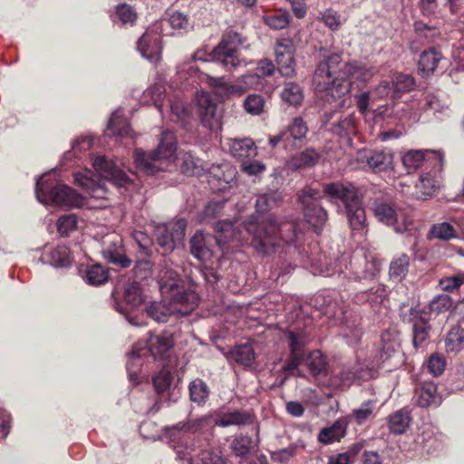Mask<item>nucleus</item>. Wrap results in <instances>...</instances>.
<instances>
[{
	"instance_id": "11",
	"label": "nucleus",
	"mask_w": 464,
	"mask_h": 464,
	"mask_svg": "<svg viewBox=\"0 0 464 464\" xmlns=\"http://www.w3.org/2000/svg\"><path fill=\"white\" fill-rule=\"evenodd\" d=\"M372 211L380 222L392 227L396 233H404L411 230V221L405 218L401 212L397 211L392 204L376 201L373 203Z\"/></svg>"
},
{
	"instance_id": "36",
	"label": "nucleus",
	"mask_w": 464,
	"mask_h": 464,
	"mask_svg": "<svg viewBox=\"0 0 464 464\" xmlns=\"http://www.w3.org/2000/svg\"><path fill=\"white\" fill-rule=\"evenodd\" d=\"M387 297V290L383 285L374 284L367 291L359 293L355 299L359 304L368 302L371 305L382 304Z\"/></svg>"
},
{
	"instance_id": "10",
	"label": "nucleus",
	"mask_w": 464,
	"mask_h": 464,
	"mask_svg": "<svg viewBox=\"0 0 464 464\" xmlns=\"http://www.w3.org/2000/svg\"><path fill=\"white\" fill-rule=\"evenodd\" d=\"M165 22L151 24L137 42V49L141 56L152 63L161 59V36L164 34Z\"/></svg>"
},
{
	"instance_id": "13",
	"label": "nucleus",
	"mask_w": 464,
	"mask_h": 464,
	"mask_svg": "<svg viewBox=\"0 0 464 464\" xmlns=\"http://www.w3.org/2000/svg\"><path fill=\"white\" fill-rule=\"evenodd\" d=\"M324 193L332 202L341 201L344 208L362 199L357 188L349 182H331L324 186Z\"/></svg>"
},
{
	"instance_id": "56",
	"label": "nucleus",
	"mask_w": 464,
	"mask_h": 464,
	"mask_svg": "<svg viewBox=\"0 0 464 464\" xmlns=\"http://www.w3.org/2000/svg\"><path fill=\"white\" fill-rule=\"evenodd\" d=\"M159 22H165L164 27L170 25L173 29L185 33L192 28L188 17L180 12H174L169 15V20H160Z\"/></svg>"
},
{
	"instance_id": "49",
	"label": "nucleus",
	"mask_w": 464,
	"mask_h": 464,
	"mask_svg": "<svg viewBox=\"0 0 464 464\" xmlns=\"http://www.w3.org/2000/svg\"><path fill=\"white\" fill-rule=\"evenodd\" d=\"M124 300L131 309L137 308L145 301L140 284L133 282L128 285L124 291Z\"/></svg>"
},
{
	"instance_id": "31",
	"label": "nucleus",
	"mask_w": 464,
	"mask_h": 464,
	"mask_svg": "<svg viewBox=\"0 0 464 464\" xmlns=\"http://www.w3.org/2000/svg\"><path fill=\"white\" fill-rule=\"evenodd\" d=\"M441 398L437 392V386L433 382H425L417 391V403L422 408L437 407L440 404Z\"/></svg>"
},
{
	"instance_id": "47",
	"label": "nucleus",
	"mask_w": 464,
	"mask_h": 464,
	"mask_svg": "<svg viewBox=\"0 0 464 464\" xmlns=\"http://www.w3.org/2000/svg\"><path fill=\"white\" fill-rule=\"evenodd\" d=\"M282 199L281 194L277 191H270L261 194L256 201V209L258 213H265L275 208Z\"/></svg>"
},
{
	"instance_id": "37",
	"label": "nucleus",
	"mask_w": 464,
	"mask_h": 464,
	"mask_svg": "<svg viewBox=\"0 0 464 464\" xmlns=\"http://www.w3.org/2000/svg\"><path fill=\"white\" fill-rule=\"evenodd\" d=\"M442 55L435 48H430L423 51L420 56L418 69L424 75L432 73L438 66L439 62L441 60Z\"/></svg>"
},
{
	"instance_id": "64",
	"label": "nucleus",
	"mask_w": 464,
	"mask_h": 464,
	"mask_svg": "<svg viewBox=\"0 0 464 464\" xmlns=\"http://www.w3.org/2000/svg\"><path fill=\"white\" fill-rule=\"evenodd\" d=\"M226 201H212L209 202L204 208L201 214L202 220L211 221L223 214L224 206Z\"/></svg>"
},
{
	"instance_id": "6",
	"label": "nucleus",
	"mask_w": 464,
	"mask_h": 464,
	"mask_svg": "<svg viewBox=\"0 0 464 464\" xmlns=\"http://www.w3.org/2000/svg\"><path fill=\"white\" fill-rule=\"evenodd\" d=\"M198 295L194 291L171 294L169 300L151 302L146 306L147 314L156 322H166L173 314H188L198 305Z\"/></svg>"
},
{
	"instance_id": "35",
	"label": "nucleus",
	"mask_w": 464,
	"mask_h": 464,
	"mask_svg": "<svg viewBox=\"0 0 464 464\" xmlns=\"http://www.w3.org/2000/svg\"><path fill=\"white\" fill-rule=\"evenodd\" d=\"M43 260L55 267H67L72 264L69 249L64 246H59L45 252Z\"/></svg>"
},
{
	"instance_id": "26",
	"label": "nucleus",
	"mask_w": 464,
	"mask_h": 464,
	"mask_svg": "<svg viewBox=\"0 0 464 464\" xmlns=\"http://www.w3.org/2000/svg\"><path fill=\"white\" fill-rule=\"evenodd\" d=\"M348 422L344 418L336 420L331 426L324 428L319 435L318 440L324 444H331L340 440L346 434Z\"/></svg>"
},
{
	"instance_id": "8",
	"label": "nucleus",
	"mask_w": 464,
	"mask_h": 464,
	"mask_svg": "<svg viewBox=\"0 0 464 464\" xmlns=\"http://www.w3.org/2000/svg\"><path fill=\"white\" fill-rule=\"evenodd\" d=\"M197 62H201L202 64L209 63L208 59L203 58L201 51L196 52L189 61L184 62L179 65L178 72L179 74L186 73L188 77H196L201 83H207L213 88L216 94L221 98H227L229 92V85L225 77H212L208 73L200 72V68Z\"/></svg>"
},
{
	"instance_id": "19",
	"label": "nucleus",
	"mask_w": 464,
	"mask_h": 464,
	"mask_svg": "<svg viewBox=\"0 0 464 464\" xmlns=\"http://www.w3.org/2000/svg\"><path fill=\"white\" fill-rule=\"evenodd\" d=\"M440 169L441 167L438 170L424 173L420 177L416 183V195L418 198L425 200L438 192L441 183Z\"/></svg>"
},
{
	"instance_id": "34",
	"label": "nucleus",
	"mask_w": 464,
	"mask_h": 464,
	"mask_svg": "<svg viewBox=\"0 0 464 464\" xmlns=\"http://www.w3.org/2000/svg\"><path fill=\"white\" fill-rule=\"evenodd\" d=\"M411 416L406 408L401 409L391 414L388 418V428L392 433L402 434L410 426Z\"/></svg>"
},
{
	"instance_id": "59",
	"label": "nucleus",
	"mask_w": 464,
	"mask_h": 464,
	"mask_svg": "<svg viewBox=\"0 0 464 464\" xmlns=\"http://www.w3.org/2000/svg\"><path fill=\"white\" fill-rule=\"evenodd\" d=\"M207 384L201 380H195L189 385V394L193 401L202 403L208 396Z\"/></svg>"
},
{
	"instance_id": "33",
	"label": "nucleus",
	"mask_w": 464,
	"mask_h": 464,
	"mask_svg": "<svg viewBox=\"0 0 464 464\" xmlns=\"http://www.w3.org/2000/svg\"><path fill=\"white\" fill-rule=\"evenodd\" d=\"M85 283L91 285H101L109 279V270L100 264L87 266L80 270Z\"/></svg>"
},
{
	"instance_id": "48",
	"label": "nucleus",
	"mask_w": 464,
	"mask_h": 464,
	"mask_svg": "<svg viewBox=\"0 0 464 464\" xmlns=\"http://www.w3.org/2000/svg\"><path fill=\"white\" fill-rule=\"evenodd\" d=\"M164 92L165 88L161 83H155L143 92L142 101L145 103H150L151 102V103L158 108L160 112H161Z\"/></svg>"
},
{
	"instance_id": "53",
	"label": "nucleus",
	"mask_w": 464,
	"mask_h": 464,
	"mask_svg": "<svg viewBox=\"0 0 464 464\" xmlns=\"http://www.w3.org/2000/svg\"><path fill=\"white\" fill-rule=\"evenodd\" d=\"M252 444L253 440L249 436L239 435L234 438L230 448L237 457L245 458L249 454Z\"/></svg>"
},
{
	"instance_id": "51",
	"label": "nucleus",
	"mask_w": 464,
	"mask_h": 464,
	"mask_svg": "<svg viewBox=\"0 0 464 464\" xmlns=\"http://www.w3.org/2000/svg\"><path fill=\"white\" fill-rule=\"evenodd\" d=\"M464 343V329L459 326L452 327L445 339L448 352H458Z\"/></svg>"
},
{
	"instance_id": "17",
	"label": "nucleus",
	"mask_w": 464,
	"mask_h": 464,
	"mask_svg": "<svg viewBox=\"0 0 464 464\" xmlns=\"http://www.w3.org/2000/svg\"><path fill=\"white\" fill-rule=\"evenodd\" d=\"M358 160L366 163L374 171H384L392 168L393 154L390 150H360Z\"/></svg>"
},
{
	"instance_id": "58",
	"label": "nucleus",
	"mask_w": 464,
	"mask_h": 464,
	"mask_svg": "<svg viewBox=\"0 0 464 464\" xmlns=\"http://www.w3.org/2000/svg\"><path fill=\"white\" fill-rule=\"evenodd\" d=\"M289 341L290 352L292 353H304V346L309 343V336L304 331H289L287 333Z\"/></svg>"
},
{
	"instance_id": "46",
	"label": "nucleus",
	"mask_w": 464,
	"mask_h": 464,
	"mask_svg": "<svg viewBox=\"0 0 464 464\" xmlns=\"http://www.w3.org/2000/svg\"><path fill=\"white\" fill-rule=\"evenodd\" d=\"M231 357L237 363H240L244 366H250L255 360L254 349L249 343L237 345L232 351Z\"/></svg>"
},
{
	"instance_id": "62",
	"label": "nucleus",
	"mask_w": 464,
	"mask_h": 464,
	"mask_svg": "<svg viewBox=\"0 0 464 464\" xmlns=\"http://www.w3.org/2000/svg\"><path fill=\"white\" fill-rule=\"evenodd\" d=\"M430 233L433 237L443 240H450L457 237L453 227L447 222L433 225Z\"/></svg>"
},
{
	"instance_id": "2",
	"label": "nucleus",
	"mask_w": 464,
	"mask_h": 464,
	"mask_svg": "<svg viewBox=\"0 0 464 464\" xmlns=\"http://www.w3.org/2000/svg\"><path fill=\"white\" fill-rule=\"evenodd\" d=\"M209 416H202L165 429V436L179 459L192 460L196 458L198 464L227 463L218 448L205 449L210 445L212 437Z\"/></svg>"
},
{
	"instance_id": "18",
	"label": "nucleus",
	"mask_w": 464,
	"mask_h": 464,
	"mask_svg": "<svg viewBox=\"0 0 464 464\" xmlns=\"http://www.w3.org/2000/svg\"><path fill=\"white\" fill-rule=\"evenodd\" d=\"M74 183L82 188L92 198H106L107 189L104 187V183L101 179H95L94 175L90 169L76 172L74 174Z\"/></svg>"
},
{
	"instance_id": "15",
	"label": "nucleus",
	"mask_w": 464,
	"mask_h": 464,
	"mask_svg": "<svg viewBox=\"0 0 464 464\" xmlns=\"http://www.w3.org/2000/svg\"><path fill=\"white\" fill-rule=\"evenodd\" d=\"M407 320L412 325L413 346L416 349L424 347L430 338L431 329L426 314L419 309L411 308Z\"/></svg>"
},
{
	"instance_id": "50",
	"label": "nucleus",
	"mask_w": 464,
	"mask_h": 464,
	"mask_svg": "<svg viewBox=\"0 0 464 464\" xmlns=\"http://www.w3.org/2000/svg\"><path fill=\"white\" fill-rule=\"evenodd\" d=\"M305 364L313 375L321 374L326 370V359L318 350L312 352L306 357Z\"/></svg>"
},
{
	"instance_id": "14",
	"label": "nucleus",
	"mask_w": 464,
	"mask_h": 464,
	"mask_svg": "<svg viewBox=\"0 0 464 464\" xmlns=\"http://www.w3.org/2000/svg\"><path fill=\"white\" fill-rule=\"evenodd\" d=\"M92 167L100 178L118 187H122L129 182L127 174L104 156L94 157L92 159Z\"/></svg>"
},
{
	"instance_id": "29",
	"label": "nucleus",
	"mask_w": 464,
	"mask_h": 464,
	"mask_svg": "<svg viewBox=\"0 0 464 464\" xmlns=\"http://www.w3.org/2000/svg\"><path fill=\"white\" fill-rule=\"evenodd\" d=\"M320 159L319 153L314 149H307L295 154L288 161L287 167L292 170H297L314 166Z\"/></svg>"
},
{
	"instance_id": "23",
	"label": "nucleus",
	"mask_w": 464,
	"mask_h": 464,
	"mask_svg": "<svg viewBox=\"0 0 464 464\" xmlns=\"http://www.w3.org/2000/svg\"><path fill=\"white\" fill-rule=\"evenodd\" d=\"M140 343L141 344L140 346H145L148 354H151L154 358H160L172 348L174 342L172 334L164 332L159 335L150 336L146 343Z\"/></svg>"
},
{
	"instance_id": "7",
	"label": "nucleus",
	"mask_w": 464,
	"mask_h": 464,
	"mask_svg": "<svg viewBox=\"0 0 464 464\" xmlns=\"http://www.w3.org/2000/svg\"><path fill=\"white\" fill-rule=\"evenodd\" d=\"M246 39L240 34L229 31L223 34L219 44L213 49V60L220 63L227 70L235 69L241 64L238 57L240 48H247Z\"/></svg>"
},
{
	"instance_id": "24",
	"label": "nucleus",
	"mask_w": 464,
	"mask_h": 464,
	"mask_svg": "<svg viewBox=\"0 0 464 464\" xmlns=\"http://www.w3.org/2000/svg\"><path fill=\"white\" fill-rule=\"evenodd\" d=\"M140 345L141 344L138 343L133 347L128 355V362L126 365L129 379L134 383L139 382V372L142 365V358L148 355V351L146 350L145 346Z\"/></svg>"
},
{
	"instance_id": "40",
	"label": "nucleus",
	"mask_w": 464,
	"mask_h": 464,
	"mask_svg": "<svg viewBox=\"0 0 464 464\" xmlns=\"http://www.w3.org/2000/svg\"><path fill=\"white\" fill-rule=\"evenodd\" d=\"M410 257L406 254H401L394 257L390 264V277L394 281L401 282L408 274Z\"/></svg>"
},
{
	"instance_id": "57",
	"label": "nucleus",
	"mask_w": 464,
	"mask_h": 464,
	"mask_svg": "<svg viewBox=\"0 0 464 464\" xmlns=\"http://www.w3.org/2000/svg\"><path fill=\"white\" fill-rule=\"evenodd\" d=\"M361 450L360 444H353L345 452L332 456L328 464H353Z\"/></svg>"
},
{
	"instance_id": "9",
	"label": "nucleus",
	"mask_w": 464,
	"mask_h": 464,
	"mask_svg": "<svg viewBox=\"0 0 464 464\" xmlns=\"http://www.w3.org/2000/svg\"><path fill=\"white\" fill-rule=\"evenodd\" d=\"M323 198L320 190L312 187H305L299 195V201L303 205L304 218L306 221L315 228L320 230L327 220V212L319 204Z\"/></svg>"
},
{
	"instance_id": "55",
	"label": "nucleus",
	"mask_w": 464,
	"mask_h": 464,
	"mask_svg": "<svg viewBox=\"0 0 464 464\" xmlns=\"http://www.w3.org/2000/svg\"><path fill=\"white\" fill-rule=\"evenodd\" d=\"M157 239L159 245L166 252H171L179 246L173 235L170 233L169 227H166V225L158 227Z\"/></svg>"
},
{
	"instance_id": "44",
	"label": "nucleus",
	"mask_w": 464,
	"mask_h": 464,
	"mask_svg": "<svg viewBox=\"0 0 464 464\" xmlns=\"http://www.w3.org/2000/svg\"><path fill=\"white\" fill-rule=\"evenodd\" d=\"M190 252L200 261H204L211 256L209 249L206 246V238L202 232L198 231L191 237Z\"/></svg>"
},
{
	"instance_id": "63",
	"label": "nucleus",
	"mask_w": 464,
	"mask_h": 464,
	"mask_svg": "<svg viewBox=\"0 0 464 464\" xmlns=\"http://www.w3.org/2000/svg\"><path fill=\"white\" fill-rule=\"evenodd\" d=\"M305 362L304 354V353H292L290 352V356L285 362L283 371L287 375H294L298 374V367L303 363Z\"/></svg>"
},
{
	"instance_id": "21",
	"label": "nucleus",
	"mask_w": 464,
	"mask_h": 464,
	"mask_svg": "<svg viewBox=\"0 0 464 464\" xmlns=\"http://www.w3.org/2000/svg\"><path fill=\"white\" fill-rule=\"evenodd\" d=\"M350 269L355 280L372 278L379 270L375 262L367 260L362 252L353 256Z\"/></svg>"
},
{
	"instance_id": "4",
	"label": "nucleus",
	"mask_w": 464,
	"mask_h": 464,
	"mask_svg": "<svg viewBox=\"0 0 464 464\" xmlns=\"http://www.w3.org/2000/svg\"><path fill=\"white\" fill-rule=\"evenodd\" d=\"M35 195L37 200L46 206L73 208H82L86 203V198L75 189L64 184H54L47 174L37 179Z\"/></svg>"
},
{
	"instance_id": "61",
	"label": "nucleus",
	"mask_w": 464,
	"mask_h": 464,
	"mask_svg": "<svg viewBox=\"0 0 464 464\" xmlns=\"http://www.w3.org/2000/svg\"><path fill=\"white\" fill-rule=\"evenodd\" d=\"M77 227V217L74 214H67L59 218L57 230L63 237H67Z\"/></svg>"
},
{
	"instance_id": "54",
	"label": "nucleus",
	"mask_w": 464,
	"mask_h": 464,
	"mask_svg": "<svg viewBox=\"0 0 464 464\" xmlns=\"http://www.w3.org/2000/svg\"><path fill=\"white\" fill-rule=\"evenodd\" d=\"M266 101L260 94H250L244 101L245 111L251 115L257 116L265 111Z\"/></svg>"
},
{
	"instance_id": "38",
	"label": "nucleus",
	"mask_w": 464,
	"mask_h": 464,
	"mask_svg": "<svg viewBox=\"0 0 464 464\" xmlns=\"http://www.w3.org/2000/svg\"><path fill=\"white\" fill-rule=\"evenodd\" d=\"M160 290L163 294H176L178 292H183L184 289H179V276L178 273L170 268H165L160 271Z\"/></svg>"
},
{
	"instance_id": "41",
	"label": "nucleus",
	"mask_w": 464,
	"mask_h": 464,
	"mask_svg": "<svg viewBox=\"0 0 464 464\" xmlns=\"http://www.w3.org/2000/svg\"><path fill=\"white\" fill-rule=\"evenodd\" d=\"M342 338L345 343L351 347H356L360 344L363 332L357 320L352 323H346L342 330Z\"/></svg>"
},
{
	"instance_id": "22",
	"label": "nucleus",
	"mask_w": 464,
	"mask_h": 464,
	"mask_svg": "<svg viewBox=\"0 0 464 464\" xmlns=\"http://www.w3.org/2000/svg\"><path fill=\"white\" fill-rule=\"evenodd\" d=\"M430 156L434 157V159L436 160L437 167L440 168L442 164L441 153L431 150H409L403 154L401 160L404 167L408 169V171H413L420 168L422 165L423 161L426 160L427 158Z\"/></svg>"
},
{
	"instance_id": "30",
	"label": "nucleus",
	"mask_w": 464,
	"mask_h": 464,
	"mask_svg": "<svg viewBox=\"0 0 464 464\" xmlns=\"http://www.w3.org/2000/svg\"><path fill=\"white\" fill-rule=\"evenodd\" d=\"M229 150L233 157L242 160L251 159L256 156L257 149L251 139H235L229 145Z\"/></svg>"
},
{
	"instance_id": "1",
	"label": "nucleus",
	"mask_w": 464,
	"mask_h": 464,
	"mask_svg": "<svg viewBox=\"0 0 464 464\" xmlns=\"http://www.w3.org/2000/svg\"><path fill=\"white\" fill-rule=\"evenodd\" d=\"M373 72L357 62L342 63L340 54L333 53L321 61L313 78L315 92L329 103L337 102L341 109L348 108L352 101L349 97L352 86L365 82Z\"/></svg>"
},
{
	"instance_id": "60",
	"label": "nucleus",
	"mask_w": 464,
	"mask_h": 464,
	"mask_svg": "<svg viewBox=\"0 0 464 464\" xmlns=\"http://www.w3.org/2000/svg\"><path fill=\"white\" fill-rule=\"evenodd\" d=\"M278 72L282 76L293 77L295 74V55H287L284 57H276Z\"/></svg>"
},
{
	"instance_id": "27",
	"label": "nucleus",
	"mask_w": 464,
	"mask_h": 464,
	"mask_svg": "<svg viewBox=\"0 0 464 464\" xmlns=\"http://www.w3.org/2000/svg\"><path fill=\"white\" fill-rule=\"evenodd\" d=\"M130 127L121 109L116 110L108 122L106 135L125 137L130 134Z\"/></svg>"
},
{
	"instance_id": "25",
	"label": "nucleus",
	"mask_w": 464,
	"mask_h": 464,
	"mask_svg": "<svg viewBox=\"0 0 464 464\" xmlns=\"http://www.w3.org/2000/svg\"><path fill=\"white\" fill-rule=\"evenodd\" d=\"M382 348L379 353L380 360L384 362L395 354L400 348L399 333L394 329H388L381 336Z\"/></svg>"
},
{
	"instance_id": "20",
	"label": "nucleus",
	"mask_w": 464,
	"mask_h": 464,
	"mask_svg": "<svg viewBox=\"0 0 464 464\" xmlns=\"http://www.w3.org/2000/svg\"><path fill=\"white\" fill-rule=\"evenodd\" d=\"M216 230L218 233L216 241L220 247H224L230 241H237L241 244L246 241L243 230L228 220L218 221L216 224Z\"/></svg>"
},
{
	"instance_id": "39",
	"label": "nucleus",
	"mask_w": 464,
	"mask_h": 464,
	"mask_svg": "<svg viewBox=\"0 0 464 464\" xmlns=\"http://www.w3.org/2000/svg\"><path fill=\"white\" fill-rule=\"evenodd\" d=\"M224 169L225 170L220 168L213 169L210 176L212 179L208 180L210 184L217 181L218 190H226L235 179V169L229 165H224Z\"/></svg>"
},
{
	"instance_id": "3",
	"label": "nucleus",
	"mask_w": 464,
	"mask_h": 464,
	"mask_svg": "<svg viewBox=\"0 0 464 464\" xmlns=\"http://www.w3.org/2000/svg\"><path fill=\"white\" fill-rule=\"evenodd\" d=\"M242 229L252 237V246L263 256L275 253L299 237L294 222L280 220L275 216H269L260 223L247 220L242 225Z\"/></svg>"
},
{
	"instance_id": "52",
	"label": "nucleus",
	"mask_w": 464,
	"mask_h": 464,
	"mask_svg": "<svg viewBox=\"0 0 464 464\" xmlns=\"http://www.w3.org/2000/svg\"><path fill=\"white\" fill-rule=\"evenodd\" d=\"M171 117L173 121L180 122L185 126L190 118V111L185 106L181 100H174L170 102Z\"/></svg>"
},
{
	"instance_id": "12",
	"label": "nucleus",
	"mask_w": 464,
	"mask_h": 464,
	"mask_svg": "<svg viewBox=\"0 0 464 464\" xmlns=\"http://www.w3.org/2000/svg\"><path fill=\"white\" fill-rule=\"evenodd\" d=\"M197 113L200 118L203 126L211 130H218L221 128V113L210 95L205 92H198L196 95Z\"/></svg>"
},
{
	"instance_id": "42",
	"label": "nucleus",
	"mask_w": 464,
	"mask_h": 464,
	"mask_svg": "<svg viewBox=\"0 0 464 464\" xmlns=\"http://www.w3.org/2000/svg\"><path fill=\"white\" fill-rule=\"evenodd\" d=\"M331 130L340 137H350L356 133L354 114H349L333 124Z\"/></svg>"
},
{
	"instance_id": "5",
	"label": "nucleus",
	"mask_w": 464,
	"mask_h": 464,
	"mask_svg": "<svg viewBox=\"0 0 464 464\" xmlns=\"http://www.w3.org/2000/svg\"><path fill=\"white\" fill-rule=\"evenodd\" d=\"M176 150L177 142L174 133L165 130L162 131L160 143L153 152L148 154L140 149L135 150L134 162L139 169L152 175L157 171L163 170L166 161L175 159Z\"/></svg>"
},
{
	"instance_id": "16",
	"label": "nucleus",
	"mask_w": 464,
	"mask_h": 464,
	"mask_svg": "<svg viewBox=\"0 0 464 464\" xmlns=\"http://www.w3.org/2000/svg\"><path fill=\"white\" fill-rule=\"evenodd\" d=\"M103 257L120 267L126 268L131 264V260L124 254L122 239L115 234L108 235L103 240Z\"/></svg>"
},
{
	"instance_id": "45",
	"label": "nucleus",
	"mask_w": 464,
	"mask_h": 464,
	"mask_svg": "<svg viewBox=\"0 0 464 464\" xmlns=\"http://www.w3.org/2000/svg\"><path fill=\"white\" fill-rule=\"evenodd\" d=\"M281 98L286 103L296 106L302 102L304 94L298 84L290 82L285 84L281 92Z\"/></svg>"
},
{
	"instance_id": "32",
	"label": "nucleus",
	"mask_w": 464,
	"mask_h": 464,
	"mask_svg": "<svg viewBox=\"0 0 464 464\" xmlns=\"http://www.w3.org/2000/svg\"><path fill=\"white\" fill-rule=\"evenodd\" d=\"M345 212L352 230L363 233L366 228V215L362 199L345 208Z\"/></svg>"
},
{
	"instance_id": "28",
	"label": "nucleus",
	"mask_w": 464,
	"mask_h": 464,
	"mask_svg": "<svg viewBox=\"0 0 464 464\" xmlns=\"http://www.w3.org/2000/svg\"><path fill=\"white\" fill-rule=\"evenodd\" d=\"M249 420L250 415L247 412L243 411H232L218 413L213 421L210 420V425L212 426V423H214L219 427H228L232 425L240 426L246 424ZM211 429L212 427L210 430Z\"/></svg>"
},
{
	"instance_id": "43",
	"label": "nucleus",
	"mask_w": 464,
	"mask_h": 464,
	"mask_svg": "<svg viewBox=\"0 0 464 464\" xmlns=\"http://www.w3.org/2000/svg\"><path fill=\"white\" fill-rule=\"evenodd\" d=\"M308 128L301 118H295L285 132L288 133L290 146H295L297 141L301 142L306 136Z\"/></svg>"
}]
</instances>
